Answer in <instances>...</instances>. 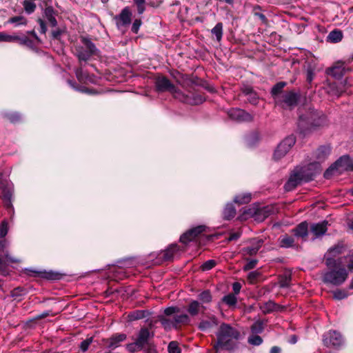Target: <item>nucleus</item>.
<instances>
[{"label":"nucleus","mask_w":353,"mask_h":353,"mask_svg":"<svg viewBox=\"0 0 353 353\" xmlns=\"http://www.w3.org/2000/svg\"><path fill=\"white\" fill-rule=\"evenodd\" d=\"M217 341L214 345L216 352L221 350H232L237 344L236 341L240 339V332L231 326L230 324L222 323L216 333Z\"/></svg>","instance_id":"f257e3e1"},{"label":"nucleus","mask_w":353,"mask_h":353,"mask_svg":"<svg viewBox=\"0 0 353 353\" xmlns=\"http://www.w3.org/2000/svg\"><path fill=\"white\" fill-rule=\"evenodd\" d=\"M326 123V117L321 112L309 108L305 114L299 115L298 128L301 133L306 134L309 131L323 126Z\"/></svg>","instance_id":"f03ea898"},{"label":"nucleus","mask_w":353,"mask_h":353,"mask_svg":"<svg viewBox=\"0 0 353 353\" xmlns=\"http://www.w3.org/2000/svg\"><path fill=\"white\" fill-rule=\"evenodd\" d=\"M81 42L80 45L75 46V55L79 61H87L99 54V50L90 39L81 37Z\"/></svg>","instance_id":"7ed1b4c3"},{"label":"nucleus","mask_w":353,"mask_h":353,"mask_svg":"<svg viewBox=\"0 0 353 353\" xmlns=\"http://www.w3.org/2000/svg\"><path fill=\"white\" fill-rule=\"evenodd\" d=\"M347 276V270L345 268L341 267L324 272L322 276V281L326 284L339 286L346 281Z\"/></svg>","instance_id":"20e7f679"},{"label":"nucleus","mask_w":353,"mask_h":353,"mask_svg":"<svg viewBox=\"0 0 353 353\" xmlns=\"http://www.w3.org/2000/svg\"><path fill=\"white\" fill-rule=\"evenodd\" d=\"M335 171H353V160L349 156L345 155L340 157L324 173V177L329 179Z\"/></svg>","instance_id":"39448f33"},{"label":"nucleus","mask_w":353,"mask_h":353,"mask_svg":"<svg viewBox=\"0 0 353 353\" xmlns=\"http://www.w3.org/2000/svg\"><path fill=\"white\" fill-rule=\"evenodd\" d=\"M155 87L158 92H169L176 99L182 94V92L165 76H158L155 79Z\"/></svg>","instance_id":"423d86ee"},{"label":"nucleus","mask_w":353,"mask_h":353,"mask_svg":"<svg viewBox=\"0 0 353 353\" xmlns=\"http://www.w3.org/2000/svg\"><path fill=\"white\" fill-rule=\"evenodd\" d=\"M296 143V137L294 135H290L285 137L276 147L274 150L273 157L275 160H279L283 158L290 151L292 147Z\"/></svg>","instance_id":"0eeeda50"},{"label":"nucleus","mask_w":353,"mask_h":353,"mask_svg":"<svg viewBox=\"0 0 353 353\" xmlns=\"http://www.w3.org/2000/svg\"><path fill=\"white\" fill-rule=\"evenodd\" d=\"M300 98V94L294 91L285 92L279 99V102H276V105L281 106L283 109H292L296 106Z\"/></svg>","instance_id":"6e6552de"},{"label":"nucleus","mask_w":353,"mask_h":353,"mask_svg":"<svg viewBox=\"0 0 353 353\" xmlns=\"http://www.w3.org/2000/svg\"><path fill=\"white\" fill-rule=\"evenodd\" d=\"M343 342L341 334L336 331H329L323 336V343L326 347H339Z\"/></svg>","instance_id":"1a4fd4ad"},{"label":"nucleus","mask_w":353,"mask_h":353,"mask_svg":"<svg viewBox=\"0 0 353 353\" xmlns=\"http://www.w3.org/2000/svg\"><path fill=\"white\" fill-rule=\"evenodd\" d=\"M12 190L6 180L0 179V197L7 208L12 207Z\"/></svg>","instance_id":"9d476101"},{"label":"nucleus","mask_w":353,"mask_h":353,"mask_svg":"<svg viewBox=\"0 0 353 353\" xmlns=\"http://www.w3.org/2000/svg\"><path fill=\"white\" fill-rule=\"evenodd\" d=\"M132 12L129 7H125L120 12L119 14L114 17L117 27L118 29L126 28L132 21Z\"/></svg>","instance_id":"9b49d317"},{"label":"nucleus","mask_w":353,"mask_h":353,"mask_svg":"<svg viewBox=\"0 0 353 353\" xmlns=\"http://www.w3.org/2000/svg\"><path fill=\"white\" fill-rule=\"evenodd\" d=\"M245 212L254 217L256 220L263 221L274 213V208L267 205L259 208H250Z\"/></svg>","instance_id":"f8f14e48"},{"label":"nucleus","mask_w":353,"mask_h":353,"mask_svg":"<svg viewBox=\"0 0 353 353\" xmlns=\"http://www.w3.org/2000/svg\"><path fill=\"white\" fill-rule=\"evenodd\" d=\"M154 334L153 332H150L148 327H141L138 332L134 340L138 343L141 350H143L145 345H149L152 342Z\"/></svg>","instance_id":"ddd939ff"},{"label":"nucleus","mask_w":353,"mask_h":353,"mask_svg":"<svg viewBox=\"0 0 353 353\" xmlns=\"http://www.w3.org/2000/svg\"><path fill=\"white\" fill-rule=\"evenodd\" d=\"M228 114L232 120L236 122H250L253 121V117L249 112L240 108L230 109Z\"/></svg>","instance_id":"4468645a"},{"label":"nucleus","mask_w":353,"mask_h":353,"mask_svg":"<svg viewBox=\"0 0 353 353\" xmlns=\"http://www.w3.org/2000/svg\"><path fill=\"white\" fill-rule=\"evenodd\" d=\"M207 227L204 225H200L196 227L192 228L180 237V241L183 243H188V242L194 240L199 235L205 232Z\"/></svg>","instance_id":"2eb2a0df"},{"label":"nucleus","mask_w":353,"mask_h":353,"mask_svg":"<svg viewBox=\"0 0 353 353\" xmlns=\"http://www.w3.org/2000/svg\"><path fill=\"white\" fill-rule=\"evenodd\" d=\"M302 181H304L298 170L295 168L290 174V176L284 185V189L290 192L295 189Z\"/></svg>","instance_id":"dca6fc26"},{"label":"nucleus","mask_w":353,"mask_h":353,"mask_svg":"<svg viewBox=\"0 0 353 353\" xmlns=\"http://www.w3.org/2000/svg\"><path fill=\"white\" fill-rule=\"evenodd\" d=\"M178 99L190 105H199L205 101V97L197 92H190L186 95L182 92V94H180Z\"/></svg>","instance_id":"f3484780"},{"label":"nucleus","mask_w":353,"mask_h":353,"mask_svg":"<svg viewBox=\"0 0 353 353\" xmlns=\"http://www.w3.org/2000/svg\"><path fill=\"white\" fill-rule=\"evenodd\" d=\"M127 339L125 334H114L108 339H103V341L106 347L110 350H114L121 345V343Z\"/></svg>","instance_id":"a211bd4d"},{"label":"nucleus","mask_w":353,"mask_h":353,"mask_svg":"<svg viewBox=\"0 0 353 353\" xmlns=\"http://www.w3.org/2000/svg\"><path fill=\"white\" fill-rule=\"evenodd\" d=\"M328 221H323L319 223H312L310 225V232L313 234V240L323 236L327 230Z\"/></svg>","instance_id":"6ab92c4d"},{"label":"nucleus","mask_w":353,"mask_h":353,"mask_svg":"<svg viewBox=\"0 0 353 353\" xmlns=\"http://www.w3.org/2000/svg\"><path fill=\"white\" fill-rule=\"evenodd\" d=\"M348 69L345 68L343 62L336 63L333 67L329 68L327 71V74L336 79H341Z\"/></svg>","instance_id":"aec40b11"},{"label":"nucleus","mask_w":353,"mask_h":353,"mask_svg":"<svg viewBox=\"0 0 353 353\" xmlns=\"http://www.w3.org/2000/svg\"><path fill=\"white\" fill-rule=\"evenodd\" d=\"M251 242V246L243 248L242 251L243 254L250 256L255 255L263 244V240L262 239H254Z\"/></svg>","instance_id":"412c9836"},{"label":"nucleus","mask_w":353,"mask_h":353,"mask_svg":"<svg viewBox=\"0 0 353 353\" xmlns=\"http://www.w3.org/2000/svg\"><path fill=\"white\" fill-rule=\"evenodd\" d=\"M10 42H17L21 46L28 47L30 49H34L35 48L34 41L26 35H10Z\"/></svg>","instance_id":"4be33fe9"},{"label":"nucleus","mask_w":353,"mask_h":353,"mask_svg":"<svg viewBox=\"0 0 353 353\" xmlns=\"http://www.w3.org/2000/svg\"><path fill=\"white\" fill-rule=\"evenodd\" d=\"M292 233L296 237L305 239L308 235V223L307 221H303L298 224L292 230Z\"/></svg>","instance_id":"5701e85b"},{"label":"nucleus","mask_w":353,"mask_h":353,"mask_svg":"<svg viewBox=\"0 0 353 353\" xmlns=\"http://www.w3.org/2000/svg\"><path fill=\"white\" fill-rule=\"evenodd\" d=\"M286 83L284 81H280L276 83L271 90L270 94L274 99V103L279 102V99L284 94L283 92V88L286 85Z\"/></svg>","instance_id":"b1692460"},{"label":"nucleus","mask_w":353,"mask_h":353,"mask_svg":"<svg viewBox=\"0 0 353 353\" xmlns=\"http://www.w3.org/2000/svg\"><path fill=\"white\" fill-rule=\"evenodd\" d=\"M331 148L329 145L320 146L315 152V157L319 163L323 162L330 155Z\"/></svg>","instance_id":"393cba45"},{"label":"nucleus","mask_w":353,"mask_h":353,"mask_svg":"<svg viewBox=\"0 0 353 353\" xmlns=\"http://www.w3.org/2000/svg\"><path fill=\"white\" fill-rule=\"evenodd\" d=\"M343 37V32L339 29H334L328 34L326 41L332 43H336L340 42Z\"/></svg>","instance_id":"a878e982"},{"label":"nucleus","mask_w":353,"mask_h":353,"mask_svg":"<svg viewBox=\"0 0 353 353\" xmlns=\"http://www.w3.org/2000/svg\"><path fill=\"white\" fill-rule=\"evenodd\" d=\"M296 168L298 170L303 181L305 182L313 180L315 176L314 172H312L310 170H309L308 165L303 167H296Z\"/></svg>","instance_id":"bb28decb"},{"label":"nucleus","mask_w":353,"mask_h":353,"mask_svg":"<svg viewBox=\"0 0 353 353\" xmlns=\"http://www.w3.org/2000/svg\"><path fill=\"white\" fill-rule=\"evenodd\" d=\"M8 246V242L5 239H0V254H3V256L6 260L10 263H18L19 260L12 257L9 255L8 250H6V248Z\"/></svg>","instance_id":"cd10ccee"},{"label":"nucleus","mask_w":353,"mask_h":353,"mask_svg":"<svg viewBox=\"0 0 353 353\" xmlns=\"http://www.w3.org/2000/svg\"><path fill=\"white\" fill-rule=\"evenodd\" d=\"M44 14L50 26L56 27L57 26V21L55 18V11L52 6L46 8Z\"/></svg>","instance_id":"c85d7f7f"},{"label":"nucleus","mask_w":353,"mask_h":353,"mask_svg":"<svg viewBox=\"0 0 353 353\" xmlns=\"http://www.w3.org/2000/svg\"><path fill=\"white\" fill-rule=\"evenodd\" d=\"M279 241V245L281 248H289L294 247V239L288 234L281 236Z\"/></svg>","instance_id":"c756f323"},{"label":"nucleus","mask_w":353,"mask_h":353,"mask_svg":"<svg viewBox=\"0 0 353 353\" xmlns=\"http://www.w3.org/2000/svg\"><path fill=\"white\" fill-rule=\"evenodd\" d=\"M177 245L173 244L168 247L166 250L161 252L162 258L165 261H170L172 259L174 255L177 252Z\"/></svg>","instance_id":"7c9ffc66"},{"label":"nucleus","mask_w":353,"mask_h":353,"mask_svg":"<svg viewBox=\"0 0 353 353\" xmlns=\"http://www.w3.org/2000/svg\"><path fill=\"white\" fill-rule=\"evenodd\" d=\"M28 272V275H34L38 276L42 278L48 279H55V274L54 273L50 272H46V271H37V270H26Z\"/></svg>","instance_id":"2f4dec72"},{"label":"nucleus","mask_w":353,"mask_h":353,"mask_svg":"<svg viewBox=\"0 0 353 353\" xmlns=\"http://www.w3.org/2000/svg\"><path fill=\"white\" fill-rule=\"evenodd\" d=\"M277 305L272 301H268V302L260 304V310L264 314H268L273 312L276 310Z\"/></svg>","instance_id":"473e14b6"},{"label":"nucleus","mask_w":353,"mask_h":353,"mask_svg":"<svg viewBox=\"0 0 353 353\" xmlns=\"http://www.w3.org/2000/svg\"><path fill=\"white\" fill-rule=\"evenodd\" d=\"M236 214V209L231 203L227 204L223 210V215L224 219L230 220L234 218Z\"/></svg>","instance_id":"72a5a7b5"},{"label":"nucleus","mask_w":353,"mask_h":353,"mask_svg":"<svg viewBox=\"0 0 353 353\" xmlns=\"http://www.w3.org/2000/svg\"><path fill=\"white\" fill-rule=\"evenodd\" d=\"M148 311L146 310H134L128 314L130 321H137L146 317Z\"/></svg>","instance_id":"f704fd0d"},{"label":"nucleus","mask_w":353,"mask_h":353,"mask_svg":"<svg viewBox=\"0 0 353 353\" xmlns=\"http://www.w3.org/2000/svg\"><path fill=\"white\" fill-rule=\"evenodd\" d=\"M200 307L201 305L199 301H192L188 305L187 310L191 316H194L199 314Z\"/></svg>","instance_id":"c9c22d12"},{"label":"nucleus","mask_w":353,"mask_h":353,"mask_svg":"<svg viewBox=\"0 0 353 353\" xmlns=\"http://www.w3.org/2000/svg\"><path fill=\"white\" fill-rule=\"evenodd\" d=\"M251 201L250 193H243L236 195L234 199V202L239 205L248 203Z\"/></svg>","instance_id":"e433bc0d"},{"label":"nucleus","mask_w":353,"mask_h":353,"mask_svg":"<svg viewBox=\"0 0 353 353\" xmlns=\"http://www.w3.org/2000/svg\"><path fill=\"white\" fill-rule=\"evenodd\" d=\"M345 250V246L343 242H339L334 246L330 248L328 250V254L332 256H336L341 254Z\"/></svg>","instance_id":"4c0bfd02"},{"label":"nucleus","mask_w":353,"mask_h":353,"mask_svg":"<svg viewBox=\"0 0 353 353\" xmlns=\"http://www.w3.org/2000/svg\"><path fill=\"white\" fill-rule=\"evenodd\" d=\"M211 32L216 37L217 41H221L223 36V23L219 22L212 29Z\"/></svg>","instance_id":"58836bf2"},{"label":"nucleus","mask_w":353,"mask_h":353,"mask_svg":"<svg viewBox=\"0 0 353 353\" xmlns=\"http://www.w3.org/2000/svg\"><path fill=\"white\" fill-rule=\"evenodd\" d=\"M23 6L25 12L30 14L34 12L37 6L32 0H24L23 1Z\"/></svg>","instance_id":"ea45409f"},{"label":"nucleus","mask_w":353,"mask_h":353,"mask_svg":"<svg viewBox=\"0 0 353 353\" xmlns=\"http://www.w3.org/2000/svg\"><path fill=\"white\" fill-rule=\"evenodd\" d=\"M292 277L291 274L285 272L280 276L279 285L281 288H288L290 286Z\"/></svg>","instance_id":"a19ab883"},{"label":"nucleus","mask_w":353,"mask_h":353,"mask_svg":"<svg viewBox=\"0 0 353 353\" xmlns=\"http://www.w3.org/2000/svg\"><path fill=\"white\" fill-rule=\"evenodd\" d=\"M222 301L228 306L232 307L236 305L237 303V299L236 295L233 294H229L222 298Z\"/></svg>","instance_id":"79ce46f5"},{"label":"nucleus","mask_w":353,"mask_h":353,"mask_svg":"<svg viewBox=\"0 0 353 353\" xmlns=\"http://www.w3.org/2000/svg\"><path fill=\"white\" fill-rule=\"evenodd\" d=\"M174 323L177 327L179 324H188L190 321L189 316L186 314L175 315L174 317Z\"/></svg>","instance_id":"37998d69"},{"label":"nucleus","mask_w":353,"mask_h":353,"mask_svg":"<svg viewBox=\"0 0 353 353\" xmlns=\"http://www.w3.org/2000/svg\"><path fill=\"white\" fill-rule=\"evenodd\" d=\"M4 118L7 119L12 123H18L21 121V115L18 112H8L3 114Z\"/></svg>","instance_id":"c03bdc74"},{"label":"nucleus","mask_w":353,"mask_h":353,"mask_svg":"<svg viewBox=\"0 0 353 353\" xmlns=\"http://www.w3.org/2000/svg\"><path fill=\"white\" fill-rule=\"evenodd\" d=\"M250 329H251V332L254 334H258L262 333L264 330L263 321H257L254 322L252 325Z\"/></svg>","instance_id":"a18cd8bd"},{"label":"nucleus","mask_w":353,"mask_h":353,"mask_svg":"<svg viewBox=\"0 0 353 353\" xmlns=\"http://www.w3.org/2000/svg\"><path fill=\"white\" fill-rule=\"evenodd\" d=\"M10 23H16V26L26 25L28 23L27 19L23 16H16L11 17L8 21Z\"/></svg>","instance_id":"49530a36"},{"label":"nucleus","mask_w":353,"mask_h":353,"mask_svg":"<svg viewBox=\"0 0 353 353\" xmlns=\"http://www.w3.org/2000/svg\"><path fill=\"white\" fill-rule=\"evenodd\" d=\"M159 321L165 330H170L172 327L176 328L174 320L172 321L164 317H161L160 318Z\"/></svg>","instance_id":"de8ad7c7"},{"label":"nucleus","mask_w":353,"mask_h":353,"mask_svg":"<svg viewBox=\"0 0 353 353\" xmlns=\"http://www.w3.org/2000/svg\"><path fill=\"white\" fill-rule=\"evenodd\" d=\"M332 255L325 258V265L330 270L337 269L339 263Z\"/></svg>","instance_id":"09e8293b"},{"label":"nucleus","mask_w":353,"mask_h":353,"mask_svg":"<svg viewBox=\"0 0 353 353\" xmlns=\"http://www.w3.org/2000/svg\"><path fill=\"white\" fill-rule=\"evenodd\" d=\"M199 299L203 303H210L212 301L211 293L209 290H205L199 294Z\"/></svg>","instance_id":"8fccbe9b"},{"label":"nucleus","mask_w":353,"mask_h":353,"mask_svg":"<svg viewBox=\"0 0 353 353\" xmlns=\"http://www.w3.org/2000/svg\"><path fill=\"white\" fill-rule=\"evenodd\" d=\"M168 352L169 353H181V350L179 346V344L176 341H171L168 344Z\"/></svg>","instance_id":"3c124183"},{"label":"nucleus","mask_w":353,"mask_h":353,"mask_svg":"<svg viewBox=\"0 0 353 353\" xmlns=\"http://www.w3.org/2000/svg\"><path fill=\"white\" fill-rule=\"evenodd\" d=\"M261 276V273L258 270H255V271L250 272L248 274V279L250 281V282L251 283H254L256 282Z\"/></svg>","instance_id":"603ef678"},{"label":"nucleus","mask_w":353,"mask_h":353,"mask_svg":"<svg viewBox=\"0 0 353 353\" xmlns=\"http://www.w3.org/2000/svg\"><path fill=\"white\" fill-rule=\"evenodd\" d=\"M216 265V261L213 259L208 260L201 265V269L203 271H208L210 270H212L214 267H215Z\"/></svg>","instance_id":"864d4df0"},{"label":"nucleus","mask_w":353,"mask_h":353,"mask_svg":"<svg viewBox=\"0 0 353 353\" xmlns=\"http://www.w3.org/2000/svg\"><path fill=\"white\" fill-rule=\"evenodd\" d=\"M248 343L253 345H259L263 343V339L258 334H254L248 338Z\"/></svg>","instance_id":"5fc2aeb1"},{"label":"nucleus","mask_w":353,"mask_h":353,"mask_svg":"<svg viewBox=\"0 0 353 353\" xmlns=\"http://www.w3.org/2000/svg\"><path fill=\"white\" fill-rule=\"evenodd\" d=\"M348 293L343 290H336L333 292V296L335 299L341 300L347 298Z\"/></svg>","instance_id":"6e6d98bb"},{"label":"nucleus","mask_w":353,"mask_h":353,"mask_svg":"<svg viewBox=\"0 0 353 353\" xmlns=\"http://www.w3.org/2000/svg\"><path fill=\"white\" fill-rule=\"evenodd\" d=\"M215 321V318H213L212 323L208 321H202L199 325V328L203 331L209 329L213 325V324H216Z\"/></svg>","instance_id":"4d7b16f0"},{"label":"nucleus","mask_w":353,"mask_h":353,"mask_svg":"<svg viewBox=\"0 0 353 353\" xmlns=\"http://www.w3.org/2000/svg\"><path fill=\"white\" fill-rule=\"evenodd\" d=\"M309 170H310L312 172H314V176L319 174L321 172V166L320 163L317 161L309 163L308 165Z\"/></svg>","instance_id":"13d9d810"},{"label":"nucleus","mask_w":353,"mask_h":353,"mask_svg":"<svg viewBox=\"0 0 353 353\" xmlns=\"http://www.w3.org/2000/svg\"><path fill=\"white\" fill-rule=\"evenodd\" d=\"M126 349L130 352H137V351L142 350L141 349V347H139V345H138V343L136 342L135 340H134V341L133 343L127 344L126 345Z\"/></svg>","instance_id":"bf43d9fd"},{"label":"nucleus","mask_w":353,"mask_h":353,"mask_svg":"<svg viewBox=\"0 0 353 353\" xmlns=\"http://www.w3.org/2000/svg\"><path fill=\"white\" fill-rule=\"evenodd\" d=\"M7 260H4L0 258V273L2 275H6L8 274V264L7 263Z\"/></svg>","instance_id":"052dcab7"},{"label":"nucleus","mask_w":353,"mask_h":353,"mask_svg":"<svg viewBox=\"0 0 353 353\" xmlns=\"http://www.w3.org/2000/svg\"><path fill=\"white\" fill-rule=\"evenodd\" d=\"M65 28H58L52 31V37L53 39L59 40L60 39L61 36L65 32Z\"/></svg>","instance_id":"680f3d73"},{"label":"nucleus","mask_w":353,"mask_h":353,"mask_svg":"<svg viewBox=\"0 0 353 353\" xmlns=\"http://www.w3.org/2000/svg\"><path fill=\"white\" fill-rule=\"evenodd\" d=\"M92 342V338H88L84 341H83L80 344V348L83 352H85L88 350L90 345Z\"/></svg>","instance_id":"e2e57ef3"},{"label":"nucleus","mask_w":353,"mask_h":353,"mask_svg":"<svg viewBox=\"0 0 353 353\" xmlns=\"http://www.w3.org/2000/svg\"><path fill=\"white\" fill-rule=\"evenodd\" d=\"M142 350H143L145 353H157L156 346L153 342H151L149 343V345H145Z\"/></svg>","instance_id":"0e129e2a"},{"label":"nucleus","mask_w":353,"mask_h":353,"mask_svg":"<svg viewBox=\"0 0 353 353\" xmlns=\"http://www.w3.org/2000/svg\"><path fill=\"white\" fill-rule=\"evenodd\" d=\"M141 20L139 19H135L132 23L131 30L133 33L137 34L139 30V28L141 25Z\"/></svg>","instance_id":"69168bd1"},{"label":"nucleus","mask_w":353,"mask_h":353,"mask_svg":"<svg viewBox=\"0 0 353 353\" xmlns=\"http://www.w3.org/2000/svg\"><path fill=\"white\" fill-rule=\"evenodd\" d=\"M248 101L253 105H256L259 100V97L255 92H253L251 94L247 96Z\"/></svg>","instance_id":"338daca9"},{"label":"nucleus","mask_w":353,"mask_h":353,"mask_svg":"<svg viewBox=\"0 0 353 353\" xmlns=\"http://www.w3.org/2000/svg\"><path fill=\"white\" fill-rule=\"evenodd\" d=\"M257 260L256 259H252L250 260V261H248L246 265L244 266L243 268V270H252L253 268H255L256 263H257Z\"/></svg>","instance_id":"774afa93"}]
</instances>
